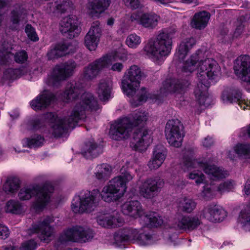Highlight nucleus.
Listing matches in <instances>:
<instances>
[{"instance_id": "f8f14e48", "label": "nucleus", "mask_w": 250, "mask_h": 250, "mask_svg": "<svg viewBox=\"0 0 250 250\" xmlns=\"http://www.w3.org/2000/svg\"><path fill=\"white\" fill-rule=\"evenodd\" d=\"M94 232L88 228L74 226L64 230L59 236L55 245L59 247L67 242H86L93 238Z\"/></svg>"}, {"instance_id": "3c124183", "label": "nucleus", "mask_w": 250, "mask_h": 250, "mask_svg": "<svg viewBox=\"0 0 250 250\" xmlns=\"http://www.w3.org/2000/svg\"><path fill=\"white\" fill-rule=\"evenodd\" d=\"M25 32L28 37L32 41L36 42L39 38L35 29L30 24H27L25 26Z\"/></svg>"}, {"instance_id": "7ed1b4c3", "label": "nucleus", "mask_w": 250, "mask_h": 250, "mask_svg": "<svg viewBox=\"0 0 250 250\" xmlns=\"http://www.w3.org/2000/svg\"><path fill=\"white\" fill-rule=\"evenodd\" d=\"M203 52L198 50L184 63L182 71L191 73L197 68L198 83L194 89L195 97L199 104L206 107L209 105L210 99L208 89L210 85L209 80H216L221 76V68L216 61L211 58L201 59Z\"/></svg>"}, {"instance_id": "69168bd1", "label": "nucleus", "mask_w": 250, "mask_h": 250, "mask_svg": "<svg viewBox=\"0 0 250 250\" xmlns=\"http://www.w3.org/2000/svg\"><path fill=\"white\" fill-rule=\"evenodd\" d=\"M10 116L12 119H17L19 116V113L18 111H12L10 113Z\"/></svg>"}, {"instance_id": "2eb2a0df", "label": "nucleus", "mask_w": 250, "mask_h": 250, "mask_svg": "<svg viewBox=\"0 0 250 250\" xmlns=\"http://www.w3.org/2000/svg\"><path fill=\"white\" fill-rule=\"evenodd\" d=\"M54 221L53 217L46 216L41 218L39 221L33 224L28 229V233L31 235L37 233L40 239L45 242H48L54 234V228L50 225Z\"/></svg>"}, {"instance_id": "6e6d98bb", "label": "nucleus", "mask_w": 250, "mask_h": 250, "mask_svg": "<svg viewBox=\"0 0 250 250\" xmlns=\"http://www.w3.org/2000/svg\"><path fill=\"white\" fill-rule=\"evenodd\" d=\"M125 5L133 9L139 8L141 6L140 0H123Z\"/></svg>"}, {"instance_id": "c85d7f7f", "label": "nucleus", "mask_w": 250, "mask_h": 250, "mask_svg": "<svg viewBox=\"0 0 250 250\" xmlns=\"http://www.w3.org/2000/svg\"><path fill=\"white\" fill-rule=\"evenodd\" d=\"M76 49V46L73 45L71 42H60L49 51L47 57L49 60L58 59L67 54L73 53Z\"/></svg>"}, {"instance_id": "58836bf2", "label": "nucleus", "mask_w": 250, "mask_h": 250, "mask_svg": "<svg viewBox=\"0 0 250 250\" xmlns=\"http://www.w3.org/2000/svg\"><path fill=\"white\" fill-rule=\"evenodd\" d=\"M238 223L246 231H250V207H245L240 211L238 218Z\"/></svg>"}, {"instance_id": "774afa93", "label": "nucleus", "mask_w": 250, "mask_h": 250, "mask_svg": "<svg viewBox=\"0 0 250 250\" xmlns=\"http://www.w3.org/2000/svg\"><path fill=\"white\" fill-rule=\"evenodd\" d=\"M244 130L247 131L249 136L250 137V125L246 129H244Z\"/></svg>"}, {"instance_id": "6e6552de", "label": "nucleus", "mask_w": 250, "mask_h": 250, "mask_svg": "<svg viewBox=\"0 0 250 250\" xmlns=\"http://www.w3.org/2000/svg\"><path fill=\"white\" fill-rule=\"evenodd\" d=\"M183 169L185 171L191 170L193 168H200L204 170L208 178L213 181H217L226 177L229 173L222 167L214 165H208L207 161L198 160L194 158L192 149L186 150L184 153Z\"/></svg>"}, {"instance_id": "8fccbe9b", "label": "nucleus", "mask_w": 250, "mask_h": 250, "mask_svg": "<svg viewBox=\"0 0 250 250\" xmlns=\"http://www.w3.org/2000/svg\"><path fill=\"white\" fill-rule=\"evenodd\" d=\"M13 56L12 54L9 50V49H3L2 50H0V63L1 64H6L8 62Z\"/></svg>"}, {"instance_id": "c756f323", "label": "nucleus", "mask_w": 250, "mask_h": 250, "mask_svg": "<svg viewBox=\"0 0 250 250\" xmlns=\"http://www.w3.org/2000/svg\"><path fill=\"white\" fill-rule=\"evenodd\" d=\"M167 156L166 148L162 145L156 146L153 149V155L147 166L151 170L158 168L162 165Z\"/></svg>"}, {"instance_id": "e433bc0d", "label": "nucleus", "mask_w": 250, "mask_h": 250, "mask_svg": "<svg viewBox=\"0 0 250 250\" xmlns=\"http://www.w3.org/2000/svg\"><path fill=\"white\" fill-rule=\"evenodd\" d=\"M24 68H8L3 72L2 78L3 83H9L20 78L25 73Z\"/></svg>"}, {"instance_id": "1a4fd4ad", "label": "nucleus", "mask_w": 250, "mask_h": 250, "mask_svg": "<svg viewBox=\"0 0 250 250\" xmlns=\"http://www.w3.org/2000/svg\"><path fill=\"white\" fill-rule=\"evenodd\" d=\"M53 190L54 188L50 183L46 184L42 188L38 186H30L22 188L18 196L21 200H27L35 195L36 200L33 203L32 207L36 210H39L49 202L50 195Z\"/></svg>"}, {"instance_id": "9d476101", "label": "nucleus", "mask_w": 250, "mask_h": 250, "mask_svg": "<svg viewBox=\"0 0 250 250\" xmlns=\"http://www.w3.org/2000/svg\"><path fill=\"white\" fill-rule=\"evenodd\" d=\"M99 195L98 189L81 191L73 198L71 204L72 211L75 213L91 212L98 206Z\"/></svg>"}, {"instance_id": "c9c22d12", "label": "nucleus", "mask_w": 250, "mask_h": 250, "mask_svg": "<svg viewBox=\"0 0 250 250\" xmlns=\"http://www.w3.org/2000/svg\"><path fill=\"white\" fill-rule=\"evenodd\" d=\"M112 172V167L104 163L97 166L95 168L94 175L97 179L105 181L109 178Z\"/></svg>"}, {"instance_id": "393cba45", "label": "nucleus", "mask_w": 250, "mask_h": 250, "mask_svg": "<svg viewBox=\"0 0 250 250\" xmlns=\"http://www.w3.org/2000/svg\"><path fill=\"white\" fill-rule=\"evenodd\" d=\"M102 25L99 21L93 22L84 38L86 47L90 51L95 50L97 47L102 35Z\"/></svg>"}, {"instance_id": "72a5a7b5", "label": "nucleus", "mask_w": 250, "mask_h": 250, "mask_svg": "<svg viewBox=\"0 0 250 250\" xmlns=\"http://www.w3.org/2000/svg\"><path fill=\"white\" fill-rule=\"evenodd\" d=\"M195 44L196 40L193 37H188L183 39L178 47L175 58H177L179 61L183 60Z\"/></svg>"}, {"instance_id": "9b49d317", "label": "nucleus", "mask_w": 250, "mask_h": 250, "mask_svg": "<svg viewBox=\"0 0 250 250\" xmlns=\"http://www.w3.org/2000/svg\"><path fill=\"white\" fill-rule=\"evenodd\" d=\"M115 239L116 241H130L143 246L152 245L156 241L155 237L150 232L132 228H125L119 231Z\"/></svg>"}, {"instance_id": "b1692460", "label": "nucleus", "mask_w": 250, "mask_h": 250, "mask_svg": "<svg viewBox=\"0 0 250 250\" xmlns=\"http://www.w3.org/2000/svg\"><path fill=\"white\" fill-rule=\"evenodd\" d=\"M111 0H88L85 6L86 14L91 18H99L107 10Z\"/></svg>"}, {"instance_id": "5fc2aeb1", "label": "nucleus", "mask_w": 250, "mask_h": 250, "mask_svg": "<svg viewBox=\"0 0 250 250\" xmlns=\"http://www.w3.org/2000/svg\"><path fill=\"white\" fill-rule=\"evenodd\" d=\"M37 243L31 240L23 243L21 247V250H35L37 248Z\"/></svg>"}, {"instance_id": "4be33fe9", "label": "nucleus", "mask_w": 250, "mask_h": 250, "mask_svg": "<svg viewBox=\"0 0 250 250\" xmlns=\"http://www.w3.org/2000/svg\"><path fill=\"white\" fill-rule=\"evenodd\" d=\"M27 15L25 4L17 3L14 5L10 12L9 28L12 30H18L20 25L26 21Z\"/></svg>"}, {"instance_id": "bb28decb", "label": "nucleus", "mask_w": 250, "mask_h": 250, "mask_svg": "<svg viewBox=\"0 0 250 250\" xmlns=\"http://www.w3.org/2000/svg\"><path fill=\"white\" fill-rule=\"evenodd\" d=\"M201 215L207 220L216 223L222 221L227 214L222 207L216 205H210L204 208Z\"/></svg>"}, {"instance_id": "ddd939ff", "label": "nucleus", "mask_w": 250, "mask_h": 250, "mask_svg": "<svg viewBox=\"0 0 250 250\" xmlns=\"http://www.w3.org/2000/svg\"><path fill=\"white\" fill-rule=\"evenodd\" d=\"M76 67V63L71 61L56 65L51 75L45 80V83L49 86H58L62 81L72 75Z\"/></svg>"}, {"instance_id": "09e8293b", "label": "nucleus", "mask_w": 250, "mask_h": 250, "mask_svg": "<svg viewBox=\"0 0 250 250\" xmlns=\"http://www.w3.org/2000/svg\"><path fill=\"white\" fill-rule=\"evenodd\" d=\"M234 186L235 183L233 181L228 180L220 184L217 187V190L221 193L229 191L234 188Z\"/></svg>"}, {"instance_id": "7c9ffc66", "label": "nucleus", "mask_w": 250, "mask_h": 250, "mask_svg": "<svg viewBox=\"0 0 250 250\" xmlns=\"http://www.w3.org/2000/svg\"><path fill=\"white\" fill-rule=\"evenodd\" d=\"M113 83L110 78L101 79L96 89L99 99L103 102L108 101L111 97Z\"/></svg>"}, {"instance_id": "a211bd4d", "label": "nucleus", "mask_w": 250, "mask_h": 250, "mask_svg": "<svg viewBox=\"0 0 250 250\" xmlns=\"http://www.w3.org/2000/svg\"><path fill=\"white\" fill-rule=\"evenodd\" d=\"M234 71L236 75L242 81L246 82L247 86H250V57L241 55L234 62ZM250 91V87H246Z\"/></svg>"}, {"instance_id": "49530a36", "label": "nucleus", "mask_w": 250, "mask_h": 250, "mask_svg": "<svg viewBox=\"0 0 250 250\" xmlns=\"http://www.w3.org/2000/svg\"><path fill=\"white\" fill-rule=\"evenodd\" d=\"M217 190V187L213 185H207L204 187V189L201 192V196L206 199L212 198Z\"/></svg>"}, {"instance_id": "bf43d9fd", "label": "nucleus", "mask_w": 250, "mask_h": 250, "mask_svg": "<svg viewBox=\"0 0 250 250\" xmlns=\"http://www.w3.org/2000/svg\"><path fill=\"white\" fill-rule=\"evenodd\" d=\"M214 141L212 137L207 136L203 141V145L206 147H209L213 144Z\"/></svg>"}, {"instance_id": "864d4df0", "label": "nucleus", "mask_w": 250, "mask_h": 250, "mask_svg": "<svg viewBox=\"0 0 250 250\" xmlns=\"http://www.w3.org/2000/svg\"><path fill=\"white\" fill-rule=\"evenodd\" d=\"M28 58L26 52L24 51H21L17 52L14 56L15 61L20 63H23L25 62Z\"/></svg>"}, {"instance_id": "0e129e2a", "label": "nucleus", "mask_w": 250, "mask_h": 250, "mask_svg": "<svg viewBox=\"0 0 250 250\" xmlns=\"http://www.w3.org/2000/svg\"><path fill=\"white\" fill-rule=\"evenodd\" d=\"M181 2L188 4H194V5H197L199 4L198 0H179Z\"/></svg>"}, {"instance_id": "79ce46f5", "label": "nucleus", "mask_w": 250, "mask_h": 250, "mask_svg": "<svg viewBox=\"0 0 250 250\" xmlns=\"http://www.w3.org/2000/svg\"><path fill=\"white\" fill-rule=\"evenodd\" d=\"M4 210L7 213L21 214L23 211L22 204L17 200H10L6 202Z\"/></svg>"}, {"instance_id": "20e7f679", "label": "nucleus", "mask_w": 250, "mask_h": 250, "mask_svg": "<svg viewBox=\"0 0 250 250\" xmlns=\"http://www.w3.org/2000/svg\"><path fill=\"white\" fill-rule=\"evenodd\" d=\"M68 117H58L56 114L49 112L45 118L52 123L51 132L55 137H60L66 133L69 129L74 128L80 120L85 117L87 110L96 111L99 108L96 99L91 93H83Z\"/></svg>"}, {"instance_id": "2f4dec72", "label": "nucleus", "mask_w": 250, "mask_h": 250, "mask_svg": "<svg viewBox=\"0 0 250 250\" xmlns=\"http://www.w3.org/2000/svg\"><path fill=\"white\" fill-rule=\"evenodd\" d=\"M83 85L80 82L67 84L65 91L61 95V98L65 102L77 99L83 91Z\"/></svg>"}, {"instance_id": "603ef678", "label": "nucleus", "mask_w": 250, "mask_h": 250, "mask_svg": "<svg viewBox=\"0 0 250 250\" xmlns=\"http://www.w3.org/2000/svg\"><path fill=\"white\" fill-rule=\"evenodd\" d=\"M244 25L240 23L238 26H237L232 36V40L234 39H237L241 37V35L242 34L244 31ZM228 36L227 35L225 36V42H231V40H227L228 38Z\"/></svg>"}, {"instance_id": "5701e85b", "label": "nucleus", "mask_w": 250, "mask_h": 250, "mask_svg": "<svg viewBox=\"0 0 250 250\" xmlns=\"http://www.w3.org/2000/svg\"><path fill=\"white\" fill-rule=\"evenodd\" d=\"M60 30L69 38L77 36L81 32L77 18L69 16L62 18L60 22Z\"/></svg>"}, {"instance_id": "c03bdc74", "label": "nucleus", "mask_w": 250, "mask_h": 250, "mask_svg": "<svg viewBox=\"0 0 250 250\" xmlns=\"http://www.w3.org/2000/svg\"><path fill=\"white\" fill-rule=\"evenodd\" d=\"M141 37L135 33L129 34L126 38L125 43L130 48L135 49L141 43Z\"/></svg>"}, {"instance_id": "39448f33", "label": "nucleus", "mask_w": 250, "mask_h": 250, "mask_svg": "<svg viewBox=\"0 0 250 250\" xmlns=\"http://www.w3.org/2000/svg\"><path fill=\"white\" fill-rule=\"evenodd\" d=\"M134 175L128 171L121 174L109 181L103 188L100 195L102 200L106 202H116L123 197L127 189L126 184L131 181Z\"/></svg>"}, {"instance_id": "680f3d73", "label": "nucleus", "mask_w": 250, "mask_h": 250, "mask_svg": "<svg viewBox=\"0 0 250 250\" xmlns=\"http://www.w3.org/2000/svg\"><path fill=\"white\" fill-rule=\"evenodd\" d=\"M124 66L122 63L117 62L112 65L111 70L114 71L121 72L123 69Z\"/></svg>"}, {"instance_id": "4c0bfd02", "label": "nucleus", "mask_w": 250, "mask_h": 250, "mask_svg": "<svg viewBox=\"0 0 250 250\" xmlns=\"http://www.w3.org/2000/svg\"><path fill=\"white\" fill-rule=\"evenodd\" d=\"M197 203L191 198L184 197L180 198L178 202L177 207L183 212L190 213L196 208Z\"/></svg>"}, {"instance_id": "dca6fc26", "label": "nucleus", "mask_w": 250, "mask_h": 250, "mask_svg": "<svg viewBox=\"0 0 250 250\" xmlns=\"http://www.w3.org/2000/svg\"><path fill=\"white\" fill-rule=\"evenodd\" d=\"M164 184V180L158 177L143 180L138 184L139 194L145 198L152 199L161 191Z\"/></svg>"}, {"instance_id": "4d7b16f0", "label": "nucleus", "mask_w": 250, "mask_h": 250, "mask_svg": "<svg viewBox=\"0 0 250 250\" xmlns=\"http://www.w3.org/2000/svg\"><path fill=\"white\" fill-rule=\"evenodd\" d=\"M40 121L38 119L31 120L28 123V128L29 130H36L40 127Z\"/></svg>"}, {"instance_id": "aec40b11", "label": "nucleus", "mask_w": 250, "mask_h": 250, "mask_svg": "<svg viewBox=\"0 0 250 250\" xmlns=\"http://www.w3.org/2000/svg\"><path fill=\"white\" fill-rule=\"evenodd\" d=\"M98 224L102 227L107 229H114L121 227L124 224V220L117 212H100L97 217Z\"/></svg>"}, {"instance_id": "a18cd8bd", "label": "nucleus", "mask_w": 250, "mask_h": 250, "mask_svg": "<svg viewBox=\"0 0 250 250\" xmlns=\"http://www.w3.org/2000/svg\"><path fill=\"white\" fill-rule=\"evenodd\" d=\"M44 142V138L39 135H35L31 139H26L24 143L29 147H36L41 146Z\"/></svg>"}, {"instance_id": "37998d69", "label": "nucleus", "mask_w": 250, "mask_h": 250, "mask_svg": "<svg viewBox=\"0 0 250 250\" xmlns=\"http://www.w3.org/2000/svg\"><path fill=\"white\" fill-rule=\"evenodd\" d=\"M55 4L56 10L62 13L71 10L73 5L71 0H56Z\"/></svg>"}, {"instance_id": "cd10ccee", "label": "nucleus", "mask_w": 250, "mask_h": 250, "mask_svg": "<svg viewBox=\"0 0 250 250\" xmlns=\"http://www.w3.org/2000/svg\"><path fill=\"white\" fill-rule=\"evenodd\" d=\"M55 99L52 92L44 90L30 102V105L34 110H41L48 107Z\"/></svg>"}, {"instance_id": "423d86ee", "label": "nucleus", "mask_w": 250, "mask_h": 250, "mask_svg": "<svg viewBox=\"0 0 250 250\" xmlns=\"http://www.w3.org/2000/svg\"><path fill=\"white\" fill-rule=\"evenodd\" d=\"M122 211L133 218H139L140 223L145 226L157 227L164 222L162 217L156 212H145L141 204L137 200L124 203L122 206Z\"/></svg>"}, {"instance_id": "f3484780", "label": "nucleus", "mask_w": 250, "mask_h": 250, "mask_svg": "<svg viewBox=\"0 0 250 250\" xmlns=\"http://www.w3.org/2000/svg\"><path fill=\"white\" fill-rule=\"evenodd\" d=\"M110 63V57L108 55L96 60L84 68L83 78L87 81L96 78L101 71L109 66Z\"/></svg>"}, {"instance_id": "473e14b6", "label": "nucleus", "mask_w": 250, "mask_h": 250, "mask_svg": "<svg viewBox=\"0 0 250 250\" xmlns=\"http://www.w3.org/2000/svg\"><path fill=\"white\" fill-rule=\"evenodd\" d=\"M210 18V14L206 11L196 13L191 20L190 25L196 29L202 30L208 25Z\"/></svg>"}, {"instance_id": "4468645a", "label": "nucleus", "mask_w": 250, "mask_h": 250, "mask_svg": "<svg viewBox=\"0 0 250 250\" xmlns=\"http://www.w3.org/2000/svg\"><path fill=\"white\" fill-rule=\"evenodd\" d=\"M165 136L168 144L174 147L181 146L184 132L183 126L178 119H171L167 121L165 130Z\"/></svg>"}, {"instance_id": "0eeeda50", "label": "nucleus", "mask_w": 250, "mask_h": 250, "mask_svg": "<svg viewBox=\"0 0 250 250\" xmlns=\"http://www.w3.org/2000/svg\"><path fill=\"white\" fill-rule=\"evenodd\" d=\"M173 33L163 31L154 41H149L144 48L145 52L154 61H158L167 56L172 49Z\"/></svg>"}, {"instance_id": "e2e57ef3", "label": "nucleus", "mask_w": 250, "mask_h": 250, "mask_svg": "<svg viewBox=\"0 0 250 250\" xmlns=\"http://www.w3.org/2000/svg\"><path fill=\"white\" fill-rule=\"evenodd\" d=\"M243 191L245 194L250 195V178L247 180Z\"/></svg>"}, {"instance_id": "6ab92c4d", "label": "nucleus", "mask_w": 250, "mask_h": 250, "mask_svg": "<svg viewBox=\"0 0 250 250\" xmlns=\"http://www.w3.org/2000/svg\"><path fill=\"white\" fill-rule=\"evenodd\" d=\"M201 224L198 215H178L174 220L173 227L177 230L190 232Z\"/></svg>"}, {"instance_id": "a19ab883", "label": "nucleus", "mask_w": 250, "mask_h": 250, "mask_svg": "<svg viewBox=\"0 0 250 250\" xmlns=\"http://www.w3.org/2000/svg\"><path fill=\"white\" fill-rule=\"evenodd\" d=\"M234 151L242 159H250V143H238L234 147Z\"/></svg>"}, {"instance_id": "052dcab7", "label": "nucleus", "mask_w": 250, "mask_h": 250, "mask_svg": "<svg viewBox=\"0 0 250 250\" xmlns=\"http://www.w3.org/2000/svg\"><path fill=\"white\" fill-rule=\"evenodd\" d=\"M56 10V6H54L53 2H49L46 5V11L48 14L54 13Z\"/></svg>"}, {"instance_id": "338daca9", "label": "nucleus", "mask_w": 250, "mask_h": 250, "mask_svg": "<svg viewBox=\"0 0 250 250\" xmlns=\"http://www.w3.org/2000/svg\"><path fill=\"white\" fill-rule=\"evenodd\" d=\"M107 24L108 25H112L114 23V20L113 18H109L108 20H107Z\"/></svg>"}, {"instance_id": "412c9836", "label": "nucleus", "mask_w": 250, "mask_h": 250, "mask_svg": "<svg viewBox=\"0 0 250 250\" xmlns=\"http://www.w3.org/2000/svg\"><path fill=\"white\" fill-rule=\"evenodd\" d=\"M129 20L144 27L153 28L157 25L160 17L154 13L136 11L131 14Z\"/></svg>"}, {"instance_id": "ea45409f", "label": "nucleus", "mask_w": 250, "mask_h": 250, "mask_svg": "<svg viewBox=\"0 0 250 250\" xmlns=\"http://www.w3.org/2000/svg\"><path fill=\"white\" fill-rule=\"evenodd\" d=\"M20 187V181L16 177H8L3 185V191L8 194L16 193Z\"/></svg>"}, {"instance_id": "f03ea898", "label": "nucleus", "mask_w": 250, "mask_h": 250, "mask_svg": "<svg viewBox=\"0 0 250 250\" xmlns=\"http://www.w3.org/2000/svg\"><path fill=\"white\" fill-rule=\"evenodd\" d=\"M148 118L145 111H136L127 117L121 118L111 125L110 130L111 138L115 140L127 139L133 127L139 128L135 131L130 144L132 148L140 152L146 150L153 142L150 131L143 126Z\"/></svg>"}, {"instance_id": "a878e982", "label": "nucleus", "mask_w": 250, "mask_h": 250, "mask_svg": "<svg viewBox=\"0 0 250 250\" xmlns=\"http://www.w3.org/2000/svg\"><path fill=\"white\" fill-rule=\"evenodd\" d=\"M222 98L224 103H237L239 107L243 110L250 107V101L246 102L242 99L241 92L238 89L225 90L222 94Z\"/></svg>"}, {"instance_id": "de8ad7c7", "label": "nucleus", "mask_w": 250, "mask_h": 250, "mask_svg": "<svg viewBox=\"0 0 250 250\" xmlns=\"http://www.w3.org/2000/svg\"><path fill=\"white\" fill-rule=\"evenodd\" d=\"M189 179L194 180L197 184H200L204 183L205 180V176L201 171L194 170L188 174Z\"/></svg>"}, {"instance_id": "f704fd0d", "label": "nucleus", "mask_w": 250, "mask_h": 250, "mask_svg": "<svg viewBox=\"0 0 250 250\" xmlns=\"http://www.w3.org/2000/svg\"><path fill=\"white\" fill-rule=\"evenodd\" d=\"M100 152L101 148L94 141L86 142L82 150V154L87 159L96 157Z\"/></svg>"}, {"instance_id": "13d9d810", "label": "nucleus", "mask_w": 250, "mask_h": 250, "mask_svg": "<svg viewBox=\"0 0 250 250\" xmlns=\"http://www.w3.org/2000/svg\"><path fill=\"white\" fill-rule=\"evenodd\" d=\"M9 229L7 227L0 224V238L5 239L9 236Z\"/></svg>"}, {"instance_id": "f257e3e1", "label": "nucleus", "mask_w": 250, "mask_h": 250, "mask_svg": "<svg viewBox=\"0 0 250 250\" xmlns=\"http://www.w3.org/2000/svg\"><path fill=\"white\" fill-rule=\"evenodd\" d=\"M141 77L140 68L133 65L125 73L122 80V89L126 96L131 98L130 103L133 106H137L148 100L156 101L160 97L166 96L169 94L181 97L188 85V82L185 81L167 80L163 83L158 95L148 92L145 87L139 89Z\"/></svg>"}]
</instances>
